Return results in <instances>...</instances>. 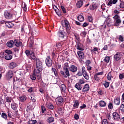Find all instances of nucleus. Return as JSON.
<instances>
[{"label":"nucleus","mask_w":124,"mask_h":124,"mask_svg":"<svg viewBox=\"0 0 124 124\" xmlns=\"http://www.w3.org/2000/svg\"><path fill=\"white\" fill-rule=\"evenodd\" d=\"M25 53L27 57L30 59V60H33L36 61V67L34 69L35 74L38 75V76L41 75V72L43 70V64L42 62L40 61L39 59L36 58V56H35L33 50H26Z\"/></svg>","instance_id":"obj_1"},{"label":"nucleus","mask_w":124,"mask_h":124,"mask_svg":"<svg viewBox=\"0 0 124 124\" xmlns=\"http://www.w3.org/2000/svg\"><path fill=\"white\" fill-rule=\"evenodd\" d=\"M113 13L116 14L114 16H113V19L114 20L113 21L114 27H120V25L122 24V20L121 19V17L118 14H119L120 11L117 10H115L113 11Z\"/></svg>","instance_id":"obj_2"},{"label":"nucleus","mask_w":124,"mask_h":124,"mask_svg":"<svg viewBox=\"0 0 124 124\" xmlns=\"http://www.w3.org/2000/svg\"><path fill=\"white\" fill-rule=\"evenodd\" d=\"M68 62H66L64 64V66L63 68V71H61L60 73L64 77V78H67L70 76V74L69 73V70H68Z\"/></svg>","instance_id":"obj_3"},{"label":"nucleus","mask_w":124,"mask_h":124,"mask_svg":"<svg viewBox=\"0 0 124 124\" xmlns=\"http://www.w3.org/2000/svg\"><path fill=\"white\" fill-rule=\"evenodd\" d=\"M62 25L63 28H66V31L67 33H70L71 27L70 26V24H69V22H68V20H67V19H65L64 20V22L62 23Z\"/></svg>","instance_id":"obj_4"},{"label":"nucleus","mask_w":124,"mask_h":124,"mask_svg":"<svg viewBox=\"0 0 124 124\" xmlns=\"http://www.w3.org/2000/svg\"><path fill=\"white\" fill-rule=\"evenodd\" d=\"M13 16V14H12V11L6 10L4 12V16L6 19H11Z\"/></svg>","instance_id":"obj_5"},{"label":"nucleus","mask_w":124,"mask_h":124,"mask_svg":"<svg viewBox=\"0 0 124 124\" xmlns=\"http://www.w3.org/2000/svg\"><path fill=\"white\" fill-rule=\"evenodd\" d=\"M56 103L57 105L62 106L63 104V98L62 96H58L56 99Z\"/></svg>","instance_id":"obj_6"},{"label":"nucleus","mask_w":124,"mask_h":124,"mask_svg":"<svg viewBox=\"0 0 124 124\" xmlns=\"http://www.w3.org/2000/svg\"><path fill=\"white\" fill-rule=\"evenodd\" d=\"M123 57V54H122V53L119 52H117L113 56L114 60L115 61V62H118L122 59Z\"/></svg>","instance_id":"obj_7"},{"label":"nucleus","mask_w":124,"mask_h":124,"mask_svg":"<svg viewBox=\"0 0 124 124\" xmlns=\"http://www.w3.org/2000/svg\"><path fill=\"white\" fill-rule=\"evenodd\" d=\"M36 77H37L38 80H39V79L41 78V75H39L38 76V75L35 74V71H33V74L30 76V78L31 80L34 81L35 80H36Z\"/></svg>","instance_id":"obj_8"},{"label":"nucleus","mask_w":124,"mask_h":124,"mask_svg":"<svg viewBox=\"0 0 124 124\" xmlns=\"http://www.w3.org/2000/svg\"><path fill=\"white\" fill-rule=\"evenodd\" d=\"M46 64L48 66V67H51L52 66V64H53V61L51 58H50V56H47L46 59Z\"/></svg>","instance_id":"obj_9"},{"label":"nucleus","mask_w":124,"mask_h":124,"mask_svg":"<svg viewBox=\"0 0 124 124\" xmlns=\"http://www.w3.org/2000/svg\"><path fill=\"white\" fill-rule=\"evenodd\" d=\"M11 107L12 109L14 110V111H16L15 113H16V114H17L18 110L17 109L18 108V104L15 102H13L11 104Z\"/></svg>","instance_id":"obj_10"},{"label":"nucleus","mask_w":124,"mask_h":124,"mask_svg":"<svg viewBox=\"0 0 124 124\" xmlns=\"http://www.w3.org/2000/svg\"><path fill=\"white\" fill-rule=\"evenodd\" d=\"M14 75L13 71L12 70H9L6 74V77L8 80H10L13 77Z\"/></svg>","instance_id":"obj_11"},{"label":"nucleus","mask_w":124,"mask_h":124,"mask_svg":"<svg viewBox=\"0 0 124 124\" xmlns=\"http://www.w3.org/2000/svg\"><path fill=\"white\" fill-rule=\"evenodd\" d=\"M112 117L114 121H120V119H121V115L117 112H113L112 113Z\"/></svg>","instance_id":"obj_12"},{"label":"nucleus","mask_w":124,"mask_h":124,"mask_svg":"<svg viewBox=\"0 0 124 124\" xmlns=\"http://www.w3.org/2000/svg\"><path fill=\"white\" fill-rule=\"evenodd\" d=\"M76 47L78 50L79 51H84V47H83V44L80 42H78L76 45Z\"/></svg>","instance_id":"obj_13"},{"label":"nucleus","mask_w":124,"mask_h":124,"mask_svg":"<svg viewBox=\"0 0 124 124\" xmlns=\"http://www.w3.org/2000/svg\"><path fill=\"white\" fill-rule=\"evenodd\" d=\"M78 70V68H77V66L74 65H71V66L69 67V70L73 73H74V72H76Z\"/></svg>","instance_id":"obj_14"},{"label":"nucleus","mask_w":124,"mask_h":124,"mask_svg":"<svg viewBox=\"0 0 124 124\" xmlns=\"http://www.w3.org/2000/svg\"><path fill=\"white\" fill-rule=\"evenodd\" d=\"M46 107L50 110H53L54 107L50 102H46Z\"/></svg>","instance_id":"obj_15"},{"label":"nucleus","mask_w":124,"mask_h":124,"mask_svg":"<svg viewBox=\"0 0 124 124\" xmlns=\"http://www.w3.org/2000/svg\"><path fill=\"white\" fill-rule=\"evenodd\" d=\"M57 35L61 38H64V36L66 35V33L64 31H59L57 32Z\"/></svg>","instance_id":"obj_16"},{"label":"nucleus","mask_w":124,"mask_h":124,"mask_svg":"<svg viewBox=\"0 0 124 124\" xmlns=\"http://www.w3.org/2000/svg\"><path fill=\"white\" fill-rule=\"evenodd\" d=\"M90 91V85L88 84H85L83 89V93H86V92H89Z\"/></svg>","instance_id":"obj_17"},{"label":"nucleus","mask_w":124,"mask_h":124,"mask_svg":"<svg viewBox=\"0 0 124 124\" xmlns=\"http://www.w3.org/2000/svg\"><path fill=\"white\" fill-rule=\"evenodd\" d=\"M14 41L12 40H10L9 41L7 42V46L9 47V48H12L13 47V45H14Z\"/></svg>","instance_id":"obj_18"},{"label":"nucleus","mask_w":124,"mask_h":124,"mask_svg":"<svg viewBox=\"0 0 124 124\" xmlns=\"http://www.w3.org/2000/svg\"><path fill=\"white\" fill-rule=\"evenodd\" d=\"M77 54L79 59H81V60H84L85 56L84 55V52H83V51H78L77 52Z\"/></svg>","instance_id":"obj_19"},{"label":"nucleus","mask_w":124,"mask_h":124,"mask_svg":"<svg viewBox=\"0 0 124 124\" xmlns=\"http://www.w3.org/2000/svg\"><path fill=\"white\" fill-rule=\"evenodd\" d=\"M57 113L60 115V116H62L63 115L64 113V110L62 108H61V107H58V110H57Z\"/></svg>","instance_id":"obj_20"},{"label":"nucleus","mask_w":124,"mask_h":124,"mask_svg":"<svg viewBox=\"0 0 124 124\" xmlns=\"http://www.w3.org/2000/svg\"><path fill=\"white\" fill-rule=\"evenodd\" d=\"M5 25L6 27H7L9 29H12L14 27V24L12 23L11 22H6L5 23Z\"/></svg>","instance_id":"obj_21"},{"label":"nucleus","mask_w":124,"mask_h":124,"mask_svg":"<svg viewBox=\"0 0 124 124\" xmlns=\"http://www.w3.org/2000/svg\"><path fill=\"white\" fill-rule=\"evenodd\" d=\"M75 87L78 91H82V89H83V85L77 83L75 84Z\"/></svg>","instance_id":"obj_22"},{"label":"nucleus","mask_w":124,"mask_h":124,"mask_svg":"<svg viewBox=\"0 0 124 124\" xmlns=\"http://www.w3.org/2000/svg\"><path fill=\"white\" fill-rule=\"evenodd\" d=\"M79 104H80L79 101H78L77 100H76L74 102V105H73V109H77V108L79 107Z\"/></svg>","instance_id":"obj_23"},{"label":"nucleus","mask_w":124,"mask_h":124,"mask_svg":"<svg viewBox=\"0 0 124 124\" xmlns=\"http://www.w3.org/2000/svg\"><path fill=\"white\" fill-rule=\"evenodd\" d=\"M16 66H17V64L15 62H12L9 64V67L11 69H13V68H15Z\"/></svg>","instance_id":"obj_24"},{"label":"nucleus","mask_w":124,"mask_h":124,"mask_svg":"<svg viewBox=\"0 0 124 124\" xmlns=\"http://www.w3.org/2000/svg\"><path fill=\"white\" fill-rule=\"evenodd\" d=\"M83 0H80L78 1L76 4L77 7H78V8L82 7V6H83Z\"/></svg>","instance_id":"obj_25"},{"label":"nucleus","mask_w":124,"mask_h":124,"mask_svg":"<svg viewBox=\"0 0 124 124\" xmlns=\"http://www.w3.org/2000/svg\"><path fill=\"white\" fill-rule=\"evenodd\" d=\"M27 100V96L25 95L19 97V101L21 102H25Z\"/></svg>","instance_id":"obj_26"},{"label":"nucleus","mask_w":124,"mask_h":124,"mask_svg":"<svg viewBox=\"0 0 124 124\" xmlns=\"http://www.w3.org/2000/svg\"><path fill=\"white\" fill-rule=\"evenodd\" d=\"M15 44L16 47H19V46L22 45V43L20 41H18L17 39H15L14 40Z\"/></svg>","instance_id":"obj_27"},{"label":"nucleus","mask_w":124,"mask_h":124,"mask_svg":"<svg viewBox=\"0 0 124 124\" xmlns=\"http://www.w3.org/2000/svg\"><path fill=\"white\" fill-rule=\"evenodd\" d=\"M78 19L79 22H84L85 20V18L83 15H80L78 16Z\"/></svg>","instance_id":"obj_28"},{"label":"nucleus","mask_w":124,"mask_h":124,"mask_svg":"<svg viewBox=\"0 0 124 124\" xmlns=\"http://www.w3.org/2000/svg\"><path fill=\"white\" fill-rule=\"evenodd\" d=\"M13 57L11 54H5V60L7 61H10V60L12 59Z\"/></svg>","instance_id":"obj_29"},{"label":"nucleus","mask_w":124,"mask_h":124,"mask_svg":"<svg viewBox=\"0 0 124 124\" xmlns=\"http://www.w3.org/2000/svg\"><path fill=\"white\" fill-rule=\"evenodd\" d=\"M1 117L2 118V119H4V120H5L6 121H8L7 119V118H8V116H7V114L5 113V112H2L1 114Z\"/></svg>","instance_id":"obj_30"},{"label":"nucleus","mask_w":124,"mask_h":124,"mask_svg":"<svg viewBox=\"0 0 124 124\" xmlns=\"http://www.w3.org/2000/svg\"><path fill=\"white\" fill-rule=\"evenodd\" d=\"M60 88L61 92H62L63 93H65V91H66V86H65V85L62 84Z\"/></svg>","instance_id":"obj_31"},{"label":"nucleus","mask_w":124,"mask_h":124,"mask_svg":"<svg viewBox=\"0 0 124 124\" xmlns=\"http://www.w3.org/2000/svg\"><path fill=\"white\" fill-rule=\"evenodd\" d=\"M99 106L100 107H105L106 106V102L103 100L99 101Z\"/></svg>","instance_id":"obj_32"},{"label":"nucleus","mask_w":124,"mask_h":124,"mask_svg":"<svg viewBox=\"0 0 124 124\" xmlns=\"http://www.w3.org/2000/svg\"><path fill=\"white\" fill-rule=\"evenodd\" d=\"M6 102H8V103H11L13 99H12V97L7 96L5 98Z\"/></svg>","instance_id":"obj_33"},{"label":"nucleus","mask_w":124,"mask_h":124,"mask_svg":"<svg viewBox=\"0 0 124 124\" xmlns=\"http://www.w3.org/2000/svg\"><path fill=\"white\" fill-rule=\"evenodd\" d=\"M114 103L115 105H120V98H116L114 100Z\"/></svg>","instance_id":"obj_34"},{"label":"nucleus","mask_w":124,"mask_h":124,"mask_svg":"<svg viewBox=\"0 0 124 124\" xmlns=\"http://www.w3.org/2000/svg\"><path fill=\"white\" fill-rule=\"evenodd\" d=\"M82 75L86 80H89V79H90V76L89 74H88V73L86 72L84 74H82Z\"/></svg>","instance_id":"obj_35"},{"label":"nucleus","mask_w":124,"mask_h":124,"mask_svg":"<svg viewBox=\"0 0 124 124\" xmlns=\"http://www.w3.org/2000/svg\"><path fill=\"white\" fill-rule=\"evenodd\" d=\"M94 79L97 82H99V81H100V78H99L98 75H96V74L94 75Z\"/></svg>","instance_id":"obj_36"},{"label":"nucleus","mask_w":124,"mask_h":124,"mask_svg":"<svg viewBox=\"0 0 124 124\" xmlns=\"http://www.w3.org/2000/svg\"><path fill=\"white\" fill-rule=\"evenodd\" d=\"M113 78V77H112V74H111V72H109L108 73L107 75V79L108 81H111V79Z\"/></svg>","instance_id":"obj_37"},{"label":"nucleus","mask_w":124,"mask_h":124,"mask_svg":"<svg viewBox=\"0 0 124 124\" xmlns=\"http://www.w3.org/2000/svg\"><path fill=\"white\" fill-rule=\"evenodd\" d=\"M54 122V117H50L47 119V123L49 124H51V123H53Z\"/></svg>","instance_id":"obj_38"},{"label":"nucleus","mask_w":124,"mask_h":124,"mask_svg":"<svg viewBox=\"0 0 124 124\" xmlns=\"http://www.w3.org/2000/svg\"><path fill=\"white\" fill-rule=\"evenodd\" d=\"M104 62H106L107 63H108V62H110V57H109L108 56H106L104 59Z\"/></svg>","instance_id":"obj_39"},{"label":"nucleus","mask_w":124,"mask_h":124,"mask_svg":"<svg viewBox=\"0 0 124 124\" xmlns=\"http://www.w3.org/2000/svg\"><path fill=\"white\" fill-rule=\"evenodd\" d=\"M93 48V50H91L92 53L95 54V52H98V48L97 47L94 46Z\"/></svg>","instance_id":"obj_40"},{"label":"nucleus","mask_w":124,"mask_h":124,"mask_svg":"<svg viewBox=\"0 0 124 124\" xmlns=\"http://www.w3.org/2000/svg\"><path fill=\"white\" fill-rule=\"evenodd\" d=\"M97 7V6H96V4H93L90 6V9L91 10H94V9H96Z\"/></svg>","instance_id":"obj_41"},{"label":"nucleus","mask_w":124,"mask_h":124,"mask_svg":"<svg viewBox=\"0 0 124 124\" xmlns=\"http://www.w3.org/2000/svg\"><path fill=\"white\" fill-rule=\"evenodd\" d=\"M81 36L82 37L85 38L86 37V36L87 35V32L86 31H83L80 33Z\"/></svg>","instance_id":"obj_42"},{"label":"nucleus","mask_w":124,"mask_h":124,"mask_svg":"<svg viewBox=\"0 0 124 124\" xmlns=\"http://www.w3.org/2000/svg\"><path fill=\"white\" fill-rule=\"evenodd\" d=\"M105 83L103 84L104 85V87L106 88H108L110 85V82L105 81Z\"/></svg>","instance_id":"obj_43"},{"label":"nucleus","mask_w":124,"mask_h":124,"mask_svg":"<svg viewBox=\"0 0 124 124\" xmlns=\"http://www.w3.org/2000/svg\"><path fill=\"white\" fill-rule=\"evenodd\" d=\"M51 70L52 71V72H53L54 75H55V76H57V75H58V73L57 72V70L56 69V68H52L51 69Z\"/></svg>","instance_id":"obj_44"},{"label":"nucleus","mask_w":124,"mask_h":124,"mask_svg":"<svg viewBox=\"0 0 124 124\" xmlns=\"http://www.w3.org/2000/svg\"><path fill=\"white\" fill-rule=\"evenodd\" d=\"M37 123V121L36 120H30L28 122V124H35Z\"/></svg>","instance_id":"obj_45"},{"label":"nucleus","mask_w":124,"mask_h":124,"mask_svg":"<svg viewBox=\"0 0 124 124\" xmlns=\"http://www.w3.org/2000/svg\"><path fill=\"white\" fill-rule=\"evenodd\" d=\"M50 71L49 70V69L45 68L44 69V73H45V74H49Z\"/></svg>","instance_id":"obj_46"},{"label":"nucleus","mask_w":124,"mask_h":124,"mask_svg":"<svg viewBox=\"0 0 124 124\" xmlns=\"http://www.w3.org/2000/svg\"><path fill=\"white\" fill-rule=\"evenodd\" d=\"M19 50H20V48L18 47L14 48V51L16 54H18L19 53Z\"/></svg>","instance_id":"obj_47"},{"label":"nucleus","mask_w":124,"mask_h":124,"mask_svg":"<svg viewBox=\"0 0 124 124\" xmlns=\"http://www.w3.org/2000/svg\"><path fill=\"white\" fill-rule=\"evenodd\" d=\"M5 53L7 54V55H11L12 54V51L10 50H5Z\"/></svg>","instance_id":"obj_48"},{"label":"nucleus","mask_w":124,"mask_h":124,"mask_svg":"<svg viewBox=\"0 0 124 124\" xmlns=\"http://www.w3.org/2000/svg\"><path fill=\"white\" fill-rule=\"evenodd\" d=\"M91 60H88L85 62V65L86 66H89L90 65V64H91Z\"/></svg>","instance_id":"obj_49"},{"label":"nucleus","mask_w":124,"mask_h":124,"mask_svg":"<svg viewBox=\"0 0 124 124\" xmlns=\"http://www.w3.org/2000/svg\"><path fill=\"white\" fill-rule=\"evenodd\" d=\"M108 109H110L112 110L113 109V103H109L108 105Z\"/></svg>","instance_id":"obj_50"},{"label":"nucleus","mask_w":124,"mask_h":124,"mask_svg":"<svg viewBox=\"0 0 124 124\" xmlns=\"http://www.w3.org/2000/svg\"><path fill=\"white\" fill-rule=\"evenodd\" d=\"M78 84H79V85H82V84H85V81L84 80L80 79L79 80Z\"/></svg>","instance_id":"obj_51"},{"label":"nucleus","mask_w":124,"mask_h":124,"mask_svg":"<svg viewBox=\"0 0 124 124\" xmlns=\"http://www.w3.org/2000/svg\"><path fill=\"white\" fill-rule=\"evenodd\" d=\"M119 41H121V42H124V37H123V36H122L121 35H119Z\"/></svg>","instance_id":"obj_52"},{"label":"nucleus","mask_w":124,"mask_h":124,"mask_svg":"<svg viewBox=\"0 0 124 124\" xmlns=\"http://www.w3.org/2000/svg\"><path fill=\"white\" fill-rule=\"evenodd\" d=\"M41 109H42V113H44L46 111V108H45V106H41Z\"/></svg>","instance_id":"obj_53"},{"label":"nucleus","mask_w":124,"mask_h":124,"mask_svg":"<svg viewBox=\"0 0 124 124\" xmlns=\"http://www.w3.org/2000/svg\"><path fill=\"white\" fill-rule=\"evenodd\" d=\"M89 26V23L87 22H84L83 24H81V27L83 28H86V27H88Z\"/></svg>","instance_id":"obj_54"},{"label":"nucleus","mask_w":124,"mask_h":124,"mask_svg":"<svg viewBox=\"0 0 124 124\" xmlns=\"http://www.w3.org/2000/svg\"><path fill=\"white\" fill-rule=\"evenodd\" d=\"M82 74H84V73H86L87 72L86 71V68L85 66H83L82 68Z\"/></svg>","instance_id":"obj_55"},{"label":"nucleus","mask_w":124,"mask_h":124,"mask_svg":"<svg viewBox=\"0 0 124 124\" xmlns=\"http://www.w3.org/2000/svg\"><path fill=\"white\" fill-rule=\"evenodd\" d=\"M27 92H28V93H32V92H33V88L32 87H30Z\"/></svg>","instance_id":"obj_56"},{"label":"nucleus","mask_w":124,"mask_h":124,"mask_svg":"<svg viewBox=\"0 0 124 124\" xmlns=\"http://www.w3.org/2000/svg\"><path fill=\"white\" fill-rule=\"evenodd\" d=\"M61 9H62V11L63 12V13H66V10H65V8H64V7L63 6H61Z\"/></svg>","instance_id":"obj_57"},{"label":"nucleus","mask_w":124,"mask_h":124,"mask_svg":"<svg viewBox=\"0 0 124 124\" xmlns=\"http://www.w3.org/2000/svg\"><path fill=\"white\" fill-rule=\"evenodd\" d=\"M124 73L120 74L119 75V79L122 80V79H124Z\"/></svg>","instance_id":"obj_58"},{"label":"nucleus","mask_w":124,"mask_h":124,"mask_svg":"<svg viewBox=\"0 0 124 124\" xmlns=\"http://www.w3.org/2000/svg\"><path fill=\"white\" fill-rule=\"evenodd\" d=\"M88 19L89 22H93V16H88Z\"/></svg>","instance_id":"obj_59"},{"label":"nucleus","mask_w":124,"mask_h":124,"mask_svg":"<svg viewBox=\"0 0 124 124\" xmlns=\"http://www.w3.org/2000/svg\"><path fill=\"white\" fill-rule=\"evenodd\" d=\"M74 119L75 120H79V115L77 113H75L74 115Z\"/></svg>","instance_id":"obj_60"},{"label":"nucleus","mask_w":124,"mask_h":124,"mask_svg":"<svg viewBox=\"0 0 124 124\" xmlns=\"http://www.w3.org/2000/svg\"><path fill=\"white\" fill-rule=\"evenodd\" d=\"M102 124H108V121H107V119H104L102 121Z\"/></svg>","instance_id":"obj_61"},{"label":"nucleus","mask_w":124,"mask_h":124,"mask_svg":"<svg viewBox=\"0 0 124 124\" xmlns=\"http://www.w3.org/2000/svg\"><path fill=\"white\" fill-rule=\"evenodd\" d=\"M23 11H27V4L24 3V6L22 7Z\"/></svg>","instance_id":"obj_62"},{"label":"nucleus","mask_w":124,"mask_h":124,"mask_svg":"<svg viewBox=\"0 0 124 124\" xmlns=\"http://www.w3.org/2000/svg\"><path fill=\"white\" fill-rule=\"evenodd\" d=\"M109 90H111V92H114L115 91V88H114L113 84H111L110 85V87H109Z\"/></svg>","instance_id":"obj_63"},{"label":"nucleus","mask_w":124,"mask_h":124,"mask_svg":"<svg viewBox=\"0 0 124 124\" xmlns=\"http://www.w3.org/2000/svg\"><path fill=\"white\" fill-rule=\"evenodd\" d=\"M87 66V69L88 71H91V70H92V68H93V67H92V66L90 65H89L88 66Z\"/></svg>","instance_id":"obj_64"}]
</instances>
